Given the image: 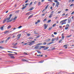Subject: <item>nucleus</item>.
Instances as JSON below:
<instances>
[{
  "label": "nucleus",
  "mask_w": 74,
  "mask_h": 74,
  "mask_svg": "<svg viewBox=\"0 0 74 74\" xmlns=\"http://www.w3.org/2000/svg\"><path fill=\"white\" fill-rule=\"evenodd\" d=\"M67 19H66L61 21L60 22V24H61L62 25H63V24H66V21H67Z\"/></svg>",
  "instance_id": "f257e3e1"
},
{
  "label": "nucleus",
  "mask_w": 74,
  "mask_h": 74,
  "mask_svg": "<svg viewBox=\"0 0 74 74\" xmlns=\"http://www.w3.org/2000/svg\"><path fill=\"white\" fill-rule=\"evenodd\" d=\"M12 16V14H11L10 15L9 17L8 18H6V22H9L10 21V19H11V17Z\"/></svg>",
  "instance_id": "f03ea898"
},
{
  "label": "nucleus",
  "mask_w": 74,
  "mask_h": 74,
  "mask_svg": "<svg viewBox=\"0 0 74 74\" xmlns=\"http://www.w3.org/2000/svg\"><path fill=\"white\" fill-rule=\"evenodd\" d=\"M68 23H70V22H71V18H70V17H69L68 18Z\"/></svg>",
  "instance_id": "7ed1b4c3"
},
{
  "label": "nucleus",
  "mask_w": 74,
  "mask_h": 74,
  "mask_svg": "<svg viewBox=\"0 0 74 74\" xmlns=\"http://www.w3.org/2000/svg\"><path fill=\"white\" fill-rule=\"evenodd\" d=\"M59 2H58L56 3V7H57L58 8L59 7Z\"/></svg>",
  "instance_id": "20e7f679"
},
{
  "label": "nucleus",
  "mask_w": 74,
  "mask_h": 74,
  "mask_svg": "<svg viewBox=\"0 0 74 74\" xmlns=\"http://www.w3.org/2000/svg\"><path fill=\"white\" fill-rule=\"evenodd\" d=\"M9 57H11L10 58L11 59H15V57L12 55H10L9 56Z\"/></svg>",
  "instance_id": "39448f33"
},
{
  "label": "nucleus",
  "mask_w": 74,
  "mask_h": 74,
  "mask_svg": "<svg viewBox=\"0 0 74 74\" xmlns=\"http://www.w3.org/2000/svg\"><path fill=\"white\" fill-rule=\"evenodd\" d=\"M21 36V34H20L19 35H17V38H20Z\"/></svg>",
  "instance_id": "423d86ee"
},
{
  "label": "nucleus",
  "mask_w": 74,
  "mask_h": 74,
  "mask_svg": "<svg viewBox=\"0 0 74 74\" xmlns=\"http://www.w3.org/2000/svg\"><path fill=\"white\" fill-rule=\"evenodd\" d=\"M4 27V26H3L0 28V29L1 30H4V28H3V27Z\"/></svg>",
  "instance_id": "0eeeda50"
},
{
  "label": "nucleus",
  "mask_w": 74,
  "mask_h": 74,
  "mask_svg": "<svg viewBox=\"0 0 74 74\" xmlns=\"http://www.w3.org/2000/svg\"><path fill=\"white\" fill-rule=\"evenodd\" d=\"M44 26L45 27V29H46L47 28V25H46V24H45L44 25Z\"/></svg>",
  "instance_id": "6e6552de"
},
{
  "label": "nucleus",
  "mask_w": 74,
  "mask_h": 74,
  "mask_svg": "<svg viewBox=\"0 0 74 74\" xmlns=\"http://www.w3.org/2000/svg\"><path fill=\"white\" fill-rule=\"evenodd\" d=\"M49 48V47H45L44 48V50H47V49H48Z\"/></svg>",
  "instance_id": "1a4fd4ad"
},
{
  "label": "nucleus",
  "mask_w": 74,
  "mask_h": 74,
  "mask_svg": "<svg viewBox=\"0 0 74 74\" xmlns=\"http://www.w3.org/2000/svg\"><path fill=\"white\" fill-rule=\"evenodd\" d=\"M9 32V31H6L4 32V33H5V34H7V33H8Z\"/></svg>",
  "instance_id": "9d476101"
},
{
  "label": "nucleus",
  "mask_w": 74,
  "mask_h": 74,
  "mask_svg": "<svg viewBox=\"0 0 74 74\" xmlns=\"http://www.w3.org/2000/svg\"><path fill=\"white\" fill-rule=\"evenodd\" d=\"M55 40H56V38H52V41H55Z\"/></svg>",
  "instance_id": "9b49d317"
},
{
  "label": "nucleus",
  "mask_w": 74,
  "mask_h": 74,
  "mask_svg": "<svg viewBox=\"0 0 74 74\" xmlns=\"http://www.w3.org/2000/svg\"><path fill=\"white\" fill-rule=\"evenodd\" d=\"M52 15H53V14H51L49 16V18H51L52 16Z\"/></svg>",
  "instance_id": "f8f14e48"
},
{
  "label": "nucleus",
  "mask_w": 74,
  "mask_h": 74,
  "mask_svg": "<svg viewBox=\"0 0 74 74\" xmlns=\"http://www.w3.org/2000/svg\"><path fill=\"white\" fill-rule=\"evenodd\" d=\"M44 62V60H41L39 61V63H43Z\"/></svg>",
  "instance_id": "ddd939ff"
},
{
  "label": "nucleus",
  "mask_w": 74,
  "mask_h": 74,
  "mask_svg": "<svg viewBox=\"0 0 74 74\" xmlns=\"http://www.w3.org/2000/svg\"><path fill=\"white\" fill-rule=\"evenodd\" d=\"M45 47V46H40V47L41 48H44Z\"/></svg>",
  "instance_id": "4468645a"
},
{
  "label": "nucleus",
  "mask_w": 74,
  "mask_h": 74,
  "mask_svg": "<svg viewBox=\"0 0 74 74\" xmlns=\"http://www.w3.org/2000/svg\"><path fill=\"white\" fill-rule=\"evenodd\" d=\"M39 47V46H36L34 48L35 49H37Z\"/></svg>",
  "instance_id": "2eb2a0df"
},
{
  "label": "nucleus",
  "mask_w": 74,
  "mask_h": 74,
  "mask_svg": "<svg viewBox=\"0 0 74 74\" xmlns=\"http://www.w3.org/2000/svg\"><path fill=\"white\" fill-rule=\"evenodd\" d=\"M42 45V43H40L37 44V45Z\"/></svg>",
  "instance_id": "dca6fc26"
},
{
  "label": "nucleus",
  "mask_w": 74,
  "mask_h": 74,
  "mask_svg": "<svg viewBox=\"0 0 74 74\" xmlns=\"http://www.w3.org/2000/svg\"><path fill=\"white\" fill-rule=\"evenodd\" d=\"M17 19V16H16L14 18L13 20L14 21Z\"/></svg>",
  "instance_id": "f3484780"
},
{
  "label": "nucleus",
  "mask_w": 74,
  "mask_h": 74,
  "mask_svg": "<svg viewBox=\"0 0 74 74\" xmlns=\"http://www.w3.org/2000/svg\"><path fill=\"white\" fill-rule=\"evenodd\" d=\"M33 17V15H31L28 18V19H29L30 18H32V17Z\"/></svg>",
  "instance_id": "a211bd4d"
},
{
  "label": "nucleus",
  "mask_w": 74,
  "mask_h": 74,
  "mask_svg": "<svg viewBox=\"0 0 74 74\" xmlns=\"http://www.w3.org/2000/svg\"><path fill=\"white\" fill-rule=\"evenodd\" d=\"M6 21H7V20H6V18H5L3 21V23H5V22H6Z\"/></svg>",
  "instance_id": "6ab92c4d"
},
{
  "label": "nucleus",
  "mask_w": 74,
  "mask_h": 74,
  "mask_svg": "<svg viewBox=\"0 0 74 74\" xmlns=\"http://www.w3.org/2000/svg\"><path fill=\"white\" fill-rule=\"evenodd\" d=\"M11 27V25H9L8 27V29H10Z\"/></svg>",
  "instance_id": "aec40b11"
},
{
  "label": "nucleus",
  "mask_w": 74,
  "mask_h": 74,
  "mask_svg": "<svg viewBox=\"0 0 74 74\" xmlns=\"http://www.w3.org/2000/svg\"><path fill=\"white\" fill-rule=\"evenodd\" d=\"M53 42H51L48 44H47V45H50V44H52L53 43Z\"/></svg>",
  "instance_id": "412c9836"
},
{
  "label": "nucleus",
  "mask_w": 74,
  "mask_h": 74,
  "mask_svg": "<svg viewBox=\"0 0 74 74\" xmlns=\"http://www.w3.org/2000/svg\"><path fill=\"white\" fill-rule=\"evenodd\" d=\"M4 48V47L0 46V49H3Z\"/></svg>",
  "instance_id": "4be33fe9"
},
{
  "label": "nucleus",
  "mask_w": 74,
  "mask_h": 74,
  "mask_svg": "<svg viewBox=\"0 0 74 74\" xmlns=\"http://www.w3.org/2000/svg\"><path fill=\"white\" fill-rule=\"evenodd\" d=\"M68 27L66 26V27H65V30H67V29H68Z\"/></svg>",
  "instance_id": "5701e85b"
},
{
  "label": "nucleus",
  "mask_w": 74,
  "mask_h": 74,
  "mask_svg": "<svg viewBox=\"0 0 74 74\" xmlns=\"http://www.w3.org/2000/svg\"><path fill=\"white\" fill-rule=\"evenodd\" d=\"M40 4H41V2H38V5H40Z\"/></svg>",
  "instance_id": "b1692460"
},
{
  "label": "nucleus",
  "mask_w": 74,
  "mask_h": 74,
  "mask_svg": "<svg viewBox=\"0 0 74 74\" xmlns=\"http://www.w3.org/2000/svg\"><path fill=\"white\" fill-rule=\"evenodd\" d=\"M22 60H23V62H26L27 60L23 59Z\"/></svg>",
  "instance_id": "393cba45"
},
{
  "label": "nucleus",
  "mask_w": 74,
  "mask_h": 74,
  "mask_svg": "<svg viewBox=\"0 0 74 74\" xmlns=\"http://www.w3.org/2000/svg\"><path fill=\"white\" fill-rule=\"evenodd\" d=\"M33 10V8L32 7V8H31L29 10L30 11H32V10Z\"/></svg>",
  "instance_id": "a878e982"
},
{
  "label": "nucleus",
  "mask_w": 74,
  "mask_h": 74,
  "mask_svg": "<svg viewBox=\"0 0 74 74\" xmlns=\"http://www.w3.org/2000/svg\"><path fill=\"white\" fill-rule=\"evenodd\" d=\"M48 6H49V5H47L46 6V7L45 8V9H47V8H48Z\"/></svg>",
  "instance_id": "bb28decb"
},
{
  "label": "nucleus",
  "mask_w": 74,
  "mask_h": 74,
  "mask_svg": "<svg viewBox=\"0 0 74 74\" xmlns=\"http://www.w3.org/2000/svg\"><path fill=\"white\" fill-rule=\"evenodd\" d=\"M74 5V4L72 3L71 5H70V7H72Z\"/></svg>",
  "instance_id": "cd10ccee"
},
{
  "label": "nucleus",
  "mask_w": 74,
  "mask_h": 74,
  "mask_svg": "<svg viewBox=\"0 0 74 74\" xmlns=\"http://www.w3.org/2000/svg\"><path fill=\"white\" fill-rule=\"evenodd\" d=\"M71 36H72V35L71 34L69 36H67V37H71Z\"/></svg>",
  "instance_id": "c85d7f7f"
},
{
  "label": "nucleus",
  "mask_w": 74,
  "mask_h": 74,
  "mask_svg": "<svg viewBox=\"0 0 74 74\" xmlns=\"http://www.w3.org/2000/svg\"><path fill=\"white\" fill-rule=\"evenodd\" d=\"M67 46H68V45H65L63 46V47H67Z\"/></svg>",
  "instance_id": "c756f323"
},
{
  "label": "nucleus",
  "mask_w": 74,
  "mask_h": 74,
  "mask_svg": "<svg viewBox=\"0 0 74 74\" xmlns=\"http://www.w3.org/2000/svg\"><path fill=\"white\" fill-rule=\"evenodd\" d=\"M3 42H4V40L0 42V44H2V43H3Z\"/></svg>",
  "instance_id": "7c9ffc66"
},
{
  "label": "nucleus",
  "mask_w": 74,
  "mask_h": 74,
  "mask_svg": "<svg viewBox=\"0 0 74 74\" xmlns=\"http://www.w3.org/2000/svg\"><path fill=\"white\" fill-rule=\"evenodd\" d=\"M33 3V2L32 1L29 4V6H30L31 5H32V3Z\"/></svg>",
  "instance_id": "2f4dec72"
},
{
  "label": "nucleus",
  "mask_w": 74,
  "mask_h": 74,
  "mask_svg": "<svg viewBox=\"0 0 74 74\" xmlns=\"http://www.w3.org/2000/svg\"><path fill=\"white\" fill-rule=\"evenodd\" d=\"M11 37V36L9 37L8 38H7V40H9V39H10Z\"/></svg>",
  "instance_id": "473e14b6"
},
{
  "label": "nucleus",
  "mask_w": 74,
  "mask_h": 74,
  "mask_svg": "<svg viewBox=\"0 0 74 74\" xmlns=\"http://www.w3.org/2000/svg\"><path fill=\"white\" fill-rule=\"evenodd\" d=\"M26 6H24V7H23L22 8V10H24V9H25V8H26Z\"/></svg>",
  "instance_id": "72a5a7b5"
},
{
  "label": "nucleus",
  "mask_w": 74,
  "mask_h": 74,
  "mask_svg": "<svg viewBox=\"0 0 74 74\" xmlns=\"http://www.w3.org/2000/svg\"><path fill=\"white\" fill-rule=\"evenodd\" d=\"M51 21V20H49L47 22L48 23H49V22H50Z\"/></svg>",
  "instance_id": "f704fd0d"
},
{
  "label": "nucleus",
  "mask_w": 74,
  "mask_h": 74,
  "mask_svg": "<svg viewBox=\"0 0 74 74\" xmlns=\"http://www.w3.org/2000/svg\"><path fill=\"white\" fill-rule=\"evenodd\" d=\"M64 36H62V39L63 40V39H64Z\"/></svg>",
  "instance_id": "c9c22d12"
},
{
  "label": "nucleus",
  "mask_w": 74,
  "mask_h": 74,
  "mask_svg": "<svg viewBox=\"0 0 74 74\" xmlns=\"http://www.w3.org/2000/svg\"><path fill=\"white\" fill-rule=\"evenodd\" d=\"M31 34H27V36H30L31 35Z\"/></svg>",
  "instance_id": "e433bc0d"
},
{
  "label": "nucleus",
  "mask_w": 74,
  "mask_h": 74,
  "mask_svg": "<svg viewBox=\"0 0 74 74\" xmlns=\"http://www.w3.org/2000/svg\"><path fill=\"white\" fill-rule=\"evenodd\" d=\"M36 56L37 57H39V56H41V54L37 55Z\"/></svg>",
  "instance_id": "4c0bfd02"
},
{
  "label": "nucleus",
  "mask_w": 74,
  "mask_h": 74,
  "mask_svg": "<svg viewBox=\"0 0 74 74\" xmlns=\"http://www.w3.org/2000/svg\"><path fill=\"white\" fill-rule=\"evenodd\" d=\"M22 27V26H20L18 27V29H21Z\"/></svg>",
  "instance_id": "58836bf2"
},
{
  "label": "nucleus",
  "mask_w": 74,
  "mask_h": 74,
  "mask_svg": "<svg viewBox=\"0 0 74 74\" xmlns=\"http://www.w3.org/2000/svg\"><path fill=\"white\" fill-rule=\"evenodd\" d=\"M55 5V3H53L52 5L53 6H54Z\"/></svg>",
  "instance_id": "ea45409f"
},
{
  "label": "nucleus",
  "mask_w": 74,
  "mask_h": 74,
  "mask_svg": "<svg viewBox=\"0 0 74 74\" xmlns=\"http://www.w3.org/2000/svg\"><path fill=\"white\" fill-rule=\"evenodd\" d=\"M54 2H55V3H58V1L57 0H55V1H54Z\"/></svg>",
  "instance_id": "a19ab883"
},
{
  "label": "nucleus",
  "mask_w": 74,
  "mask_h": 74,
  "mask_svg": "<svg viewBox=\"0 0 74 74\" xmlns=\"http://www.w3.org/2000/svg\"><path fill=\"white\" fill-rule=\"evenodd\" d=\"M34 33L35 34H38V33H36V31H34Z\"/></svg>",
  "instance_id": "79ce46f5"
},
{
  "label": "nucleus",
  "mask_w": 74,
  "mask_h": 74,
  "mask_svg": "<svg viewBox=\"0 0 74 74\" xmlns=\"http://www.w3.org/2000/svg\"><path fill=\"white\" fill-rule=\"evenodd\" d=\"M56 23H55L54 24H53V27H54L55 26V25H56Z\"/></svg>",
  "instance_id": "37998d69"
},
{
  "label": "nucleus",
  "mask_w": 74,
  "mask_h": 74,
  "mask_svg": "<svg viewBox=\"0 0 74 74\" xmlns=\"http://www.w3.org/2000/svg\"><path fill=\"white\" fill-rule=\"evenodd\" d=\"M17 33H13L12 34V35H14V34H17Z\"/></svg>",
  "instance_id": "c03bdc74"
},
{
  "label": "nucleus",
  "mask_w": 74,
  "mask_h": 74,
  "mask_svg": "<svg viewBox=\"0 0 74 74\" xmlns=\"http://www.w3.org/2000/svg\"><path fill=\"white\" fill-rule=\"evenodd\" d=\"M46 44H47V43L46 42H44L43 43V45H46Z\"/></svg>",
  "instance_id": "a18cd8bd"
},
{
  "label": "nucleus",
  "mask_w": 74,
  "mask_h": 74,
  "mask_svg": "<svg viewBox=\"0 0 74 74\" xmlns=\"http://www.w3.org/2000/svg\"><path fill=\"white\" fill-rule=\"evenodd\" d=\"M24 54V55H28V54H27V53H26V52H25Z\"/></svg>",
  "instance_id": "49530a36"
},
{
  "label": "nucleus",
  "mask_w": 74,
  "mask_h": 74,
  "mask_svg": "<svg viewBox=\"0 0 74 74\" xmlns=\"http://www.w3.org/2000/svg\"><path fill=\"white\" fill-rule=\"evenodd\" d=\"M47 21V19L45 18L43 20V21L45 22V21Z\"/></svg>",
  "instance_id": "de8ad7c7"
},
{
  "label": "nucleus",
  "mask_w": 74,
  "mask_h": 74,
  "mask_svg": "<svg viewBox=\"0 0 74 74\" xmlns=\"http://www.w3.org/2000/svg\"><path fill=\"white\" fill-rule=\"evenodd\" d=\"M12 55V54H11L10 53H9L8 54V55H10V56L11 55Z\"/></svg>",
  "instance_id": "09e8293b"
},
{
  "label": "nucleus",
  "mask_w": 74,
  "mask_h": 74,
  "mask_svg": "<svg viewBox=\"0 0 74 74\" xmlns=\"http://www.w3.org/2000/svg\"><path fill=\"white\" fill-rule=\"evenodd\" d=\"M62 41V40H59V42H61Z\"/></svg>",
  "instance_id": "8fccbe9b"
},
{
  "label": "nucleus",
  "mask_w": 74,
  "mask_h": 74,
  "mask_svg": "<svg viewBox=\"0 0 74 74\" xmlns=\"http://www.w3.org/2000/svg\"><path fill=\"white\" fill-rule=\"evenodd\" d=\"M59 39V38L58 37H57V38H56V40H58Z\"/></svg>",
  "instance_id": "3c124183"
},
{
  "label": "nucleus",
  "mask_w": 74,
  "mask_h": 74,
  "mask_svg": "<svg viewBox=\"0 0 74 74\" xmlns=\"http://www.w3.org/2000/svg\"><path fill=\"white\" fill-rule=\"evenodd\" d=\"M38 53H41V52H40V51H37Z\"/></svg>",
  "instance_id": "603ef678"
},
{
  "label": "nucleus",
  "mask_w": 74,
  "mask_h": 74,
  "mask_svg": "<svg viewBox=\"0 0 74 74\" xmlns=\"http://www.w3.org/2000/svg\"><path fill=\"white\" fill-rule=\"evenodd\" d=\"M65 11H69V9H67L65 10Z\"/></svg>",
  "instance_id": "864d4df0"
},
{
  "label": "nucleus",
  "mask_w": 74,
  "mask_h": 74,
  "mask_svg": "<svg viewBox=\"0 0 74 74\" xmlns=\"http://www.w3.org/2000/svg\"><path fill=\"white\" fill-rule=\"evenodd\" d=\"M28 1H29V0H27V1H26L25 2V3H27Z\"/></svg>",
  "instance_id": "5fc2aeb1"
},
{
  "label": "nucleus",
  "mask_w": 74,
  "mask_h": 74,
  "mask_svg": "<svg viewBox=\"0 0 74 74\" xmlns=\"http://www.w3.org/2000/svg\"><path fill=\"white\" fill-rule=\"evenodd\" d=\"M46 9H44L42 10V12H44V11H45L46 10Z\"/></svg>",
  "instance_id": "6e6d98bb"
},
{
  "label": "nucleus",
  "mask_w": 74,
  "mask_h": 74,
  "mask_svg": "<svg viewBox=\"0 0 74 74\" xmlns=\"http://www.w3.org/2000/svg\"><path fill=\"white\" fill-rule=\"evenodd\" d=\"M40 22V20H38L37 21V22Z\"/></svg>",
  "instance_id": "4d7b16f0"
},
{
  "label": "nucleus",
  "mask_w": 74,
  "mask_h": 74,
  "mask_svg": "<svg viewBox=\"0 0 74 74\" xmlns=\"http://www.w3.org/2000/svg\"><path fill=\"white\" fill-rule=\"evenodd\" d=\"M74 14V11L72 12V13H71V15H73V14Z\"/></svg>",
  "instance_id": "13d9d810"
},
{
  "label": "nucleus",
  "mask_w": 74,
  "mask_h": 74,
  "mask_svg": "<svg viewBox=\"0 0 74 74\" xmlns=\"http://www.w3.org/2000/svg\"><path fill=\"white\" fill-rule=\"evenodd\" d=\"M54 34H57V32H54Z\"/></svg>",
  "instance_id": "bf43d9fd"
},
{
  "label": "nucleus",
  "mask_w": 74,
  "mask_h": 74,
  "mask_svg": "<svg viewBox=\"0 0 74 74\" xmlns=\"http://www.w3.org/2000/svg\"><path fill=\"white\" fill-rule=\"evenodd\" d=\"M30 43H29L28 44L29 45H31V44H32V43H31V42H29Z\"/></svg>",
  "instance_id": "052dcab7"
},
{
  "label": "nucleus",
  "mask_w": 74,
  "mask_h": 74,
  "mask_svg": "<svg viewBox=\"0 0 74 74\" xmlns=\"http://www.w3.org/2000/svg\"><path fill=\"white\" fill-rule=\"evenodd\" d=\"M27 5H29V3H26L25 5H26V6H27Z\"/></svg>",
  "instance_id": "680f3d73"
},
{
  "label": "nucleus",
  "mask_w": 74,
  "mask_h": 74,
  "mask_svg": "<svg viewBox=\"0 0 74 74\" xmlns=\"http://www.w3.org/2000/svg\"><path fill=\"white\" fill-rule=\"evenodd\" d=\"M48 1H51V2H52V1L51 0H48Z\"/></svg>",
  "instance_id": "e2e57ef3"
},
{
  "label": "nucleus",
  "mask_w": 74,
  "mask_h": 74,
  "mask_svg": "<svg viewBox=\"0 0 74 74\" xmlns=\"http://www.w3.org/2000/svg\"><path fill=\"white\" fill-rule=\"evenodd\" d=\"M51 36L52 37H54V36H53V34H52L51 35Z\"/></svg>",
  "instance_id": "0e129e2a"
},
{
  "label": "nucleus",
  "mask_w": 74,
  "mask_h": 74,
  "mask_svg": "<svg viewBox=\"0 0 74 74\" xmlns=\"http://www.w3.org/2000/svg\"><path fill=\"white\" fill-rule=\"evenodd\" d=\"M38 23V22H36L35 23V25H37Z\"/></svg>",
  "instance_id": "69168bd1"
},
{
  "label": "nucleus",
  "mask_w": 74,
  "mask_h": 74,
  "mask_svg": "<svg viewBox=\"0 0 74 74\" xmlns=\"http://www.w3.org/2000/svg\"><path fill=\"white\" fill-rule=\"evenodd\" d=\"M12 21V19H11L9 21V22H11V21Z\"/></svg>",
  "instance_id": "338daca9"
},
{
  "label": "nucleus",
  "mask_w": 74,
  "mask_h": 74,
  "mask_svg": "<svg viewBox=\"0 0 74 74\" xmlns=\"http://www.w3.org/2000/svg\"><path fill=\"white\" fill-rule=\"evenodd\" d=\"M7 39H6V40H5V42H7Z\"/></svg>",
  "instance_id": "774afa93"
}]
</instances>
